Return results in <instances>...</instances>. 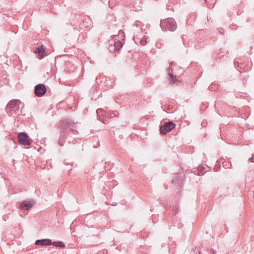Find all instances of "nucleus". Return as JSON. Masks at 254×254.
<instances>
[{
	"instance_id": "obj_1",
	"label": "nucleus",
	"mask_w": 254,
	"mask_h": 254,
	"mask_svg": "<svg viewBox=\"0 0 254 254\" xmlns=\"http://www.w3.org/2000/svg\"><path fill=\"white\" fill-rule=\"evenodd\" d=\"M60 128V135L58 143L63 146L66 141L69 143H73L74 135H76L78 131L76 129V124L71 119L63 118L58 123Z\"/></svg>"
},
{
	"instance_id": "obj_2",
	"label": "nucleus",
	"mask_w": 254,
	"mask_h": 254,
	"mask_svg": "<svg viewBox=\"0 0 254 254\" xmlns=\"http://www.w3.org/2000/svg\"><path fill=\"white\" fill-rule=\"evenodd\" d=\"M124 35V32L120 30L118 35L113 36L112 38L109 41L108 49L110 52H117L118 53L120 51L123 46V43L119 38L120 36H121L120 38H122L123 36L125 37Z\"/></svg>"
},
{
	"instance_id": "obj_3",
	"label": "nucleus",
	"mask_w": 254,
	"mask_h": 254,
	"mask_svg": "<svg viewBox=\"0 0 254 254\" xmlns=\"http://www.w3.org/2000/svg\"><path fill=\"white\" fill-rule=\"evenodd\" d=\"M21 102L19 100L13 99L10 100L5 107V111L9 116H14L19 115L20 105Z\"/></svg>"
},
{
	"instance_id": "obj_4",
	"label": "nucleus",
	"mask_w": 254,
	"mask_h": 254,
	"mask_svg": "<svg viewBox=\"0 0 254 254\" xmlns=\"http://www.w3.org/2000/svg\"><path fill=\"white\" fill-rule=\"evenodd\" d=\"M160 26L163 31L167 30L174 31L177 27L176 22L173 18H168L166 19L161 20L160 21Z\"/></svg>"
},
{
	"instance_id": "obj_5",
	"label": "nucleus",
	"mask_w": 254,
	"mask_h": 254,
	"mask_svg": "<svg viewBox=\"0 0 254 254\" xmlns=\"http://www.w3.org/2000/svg\"><path fill=\"white\" fill-rule=\"evenodd\" d=\"M176 126V125L172 121L166 122L160 125V133L161 134H165L174 129Z\"/></svg>"
},
{
	"instance_id": "obj_6",
	"label": "nucleus",
	"mask_w": 254,
	"mask_h": 254,
	"mask_svg": "<svg viewBox=\"0 0 254 254\" xmlns=\"http://www.w3.org/2000/svg\"><path fill=\"white\" fill-rule=\"evenodd\" d=\"M18 141L19 144L28 146L31 144V139L28 134L25 132H21L17 135Z\"/></svg>"
},
{
	"instance_id": "obj_7",
	"label": "nucleus",
	"mask_w": 254,
	"mask_h": 254,
	"mask_svg": "<svg viewBox=\"0 0 254 254\" xmlns=\"http://www.w3.org/2000/svg\"><path fill=\"white\" fill-rule=\"evenodd\" d=\"M35 204L33 199L24 200L19 203L18 208L22 210H29Z\"/></svg>"
},
{
	"instance_id": "obj_8",
	"label": "nucleus",
	"mask_w": 254,
	"mask_h": 254,
	"mask_svg": "<svg viewBox=\"0 0 254 254\" xmlns=\"http://www.w3.org/2000/svg\"><path fill=\"white\" fill-rule=\"evenodd\" d=\"M98 119L104 124H107L108 121L111 119L110 113L105 111L103 109H98L96 111Z\"/></svg>"
},
{
	"instance_id": "obj_9",
	"label": "nucleus",
	"mask_w": 254,
	"mask_h": 254,
	"mask_svg": "<svg viewBox=\"0 0 254 254\" xmlns=\"http://www.w3.org/2000/svg\"><path fill=\"white\" fill-rule=\"evenodd\" d=\"M47 89L46 85L43 83L37 84L34 87V93L38 97L44 96L47 92Z\"/></svg>"
},
{
	"instance_id": "obj_10",
	"label": "nucleus",
	"mask_w": 254,
	"mask_h": 254,
	"mask_svg": "<svg viewBox=\"0 0 254 254\" xmlns=\"http://www.w3.org/2000/svg\"><path fill=\"white\" fill-rule=\"evenodd\" d=\"M34 53L37 55V57L39 59H43L44 57L47 56V53L45 50V48L43 45H40L36 47L34 50Z\"/></svg>"
},
{
	"instance_id": "obj_11",
	"label": "nucleus",
	"mask_w": 254,
	"mask_h": 254,
	"mask_svg": "<svg viewBox=\"0 0 254 254\" xmlns=\"http://www.w3.org/2000/svg\"><path fill=\"white\" fill-rule=\"evenodd\" d=\"M52 240L50 239H43L37 240L35 244L37 246H47L52 245Z\"/></svg>"
},
{
	"instance_id": "obj_12",
	"label": "nucleus",
	"mask_w": 254,
	"mask_h": 254,
	"mask_svg": "<svg viewBox=\"0 0 254 254\" xmlns=\"http://www.w3.org/2000/svg\"><path fill=\"white\" fill-rule=\"evenodd\" d=\"M52 245H53L55 247H56L61 248L65 247V245L64 244V243L61 241H54V242L52 241Z\"/></svg>"
},
{
	"instance_id": "obj_13",
	"label": "nucleus",
	"mask_w": 254,
	"mask_h": 254,
	"mask_svg": "<svg viewBox=\"0 0 254 254\" xmlns=\"http://www.w3.org/2000/svg\"><path fill=\"white\" fill-rule=\"evenodd\" d=\"M168 75L169 76V80H170V83L171 84H174V83H176L177 84V82H180L178 79H176L174 76V75L172 74H171L170 73H169Z\"/></svg>"
},
{
	"instance_id": "obj_14",
	"label": "nucleus",
	"mask_w": 254,
	"mask_h": 254,
	"mask_svg": "<svg viewBox=\"0 0 254 254\" xmlns=\"http://www.w3.org/2000/svg\"><path fill=\"white\" fill-rule=\"evenodd\" d=\"M223 167L225 168H231L232 167L231 163L229 161H224L222 162Z\"/></svg>"
},
{
	"instance_id": "obj_15",
	"label": "nucleus",
	"mask_w": 254,
	"mask_h": 254,
	"mask_svg": "<svg viewBox=\"0 0 254 254\" xmlns=\"http://www.w3.org/2000/svg\"><path fill=\"white\" fill-rule=\"evenodd\" d=\"M147 40L148 38H146L144 37L140 39V43L142 45L144 46L147 43Z\"/></svg>"
},
{
	"instance_id": "obj_16",
	"label": "nucleus",
	"mask_w": 254,
	"mask_h": 254,
	"mask_svg": "<svg viewBox=\"0 0 254 254\" xmlns=\"http://www.w3.org/2000/svg\"><path fill=\"white\" fill-rule=\"evenodd\" d=\"M110 113V118H114L116 116H117V114H118V112L117 111H114V112Z\"/></svg>"
},
{
	"instance_id": "obj_17",
	"label": "nucleus",
	"mask_w": 254,
	"mask_h": 254,
	"mask_svg": "<svg viewBox=\"0 0 254 254\" xmlns=\"http://www.w3.org/2000/svg\"><path fill=\"white\" fill-rule=\"evenodd\" d=\"M205 169V167H204V166H199V167H198V170L200 171V172H198V175H199V176H200V175H202V174H201V172L203 169Z\"/></svg>"
},
{
	"instance_id": "obj_18",
	"label": "nucleus",
	"mask_w": 254,
	"mask_h": 254,
	"mask_svg": "<svg viewBox=\"0 0 254 254\" xmlns=\"http://www.w3.org/2000/svg\"><path fill=\"white\" fill-rule=\"evenodd\" d=\"M248 161L254 163V154L252 155V156L249 159Z\"/></svg>"
},
{
	"instance_id": "obj_19",
	"label": "nucleus",
	"mask_w": 254,
	"mask_h": 254,
	"mask_svg": "<svg viewBox=\"0 0 254 254\" xmlns=\"http://www.w3.org/2000/svg\"><path fill=\"white\" fill-rule=\"evenodd\" d=\"M108 2H109V5L110 7L113 6V0H109Z\"/></svg>"
},
{
	"instance_id": "obj_20",
	"label": "nucleus",
	"mask_w": 254,
	"mask_h": 254,
	"mask_svg": "<svg viewBox=\"0 0 254 254\" xmlns=\"http://www.w3.org/2000/svg\"><path fill=\"white\" fill-rule=\"evenodd\" d=\"M214 86H215V84H213L210 85L209 87L210 90H212V89H214Z\"/></svg>"
},
{
	"instance_id": "obj_21",
	"label": "nucleus",
	"mask_w": 254,
	"mask_h": 254,
	"mask_svg": "<svg viewBox=\"0 0 254 254\" xmlns=\"http://www.w3.org/2000/svg\"><path fill=\"white\" fill-rule=\"evenodd\" d=\"M210 252L212 254H215V253H216V251H215L214 249H211L210 250Z\"/></svg>"
},
{
	"instance_id": "obj_22",
	"label": "nucleus",
	"mask_w": 254,
	"mask_h": 254,
	"mask_svg": "<svg viewBox=\"0 0 254 254\" xmlns=\"http://www.w3.org/2000/svg\"><path fill=\"white\" fill-rule=\"evenodd\" d=\"M101 1L104 3L105 1H107V0H101Z\"/></svg>"
},
{
	"instance_id": "obj_23",
	"label": "nucleus",
	"mask_w": 254,
	"mask_h": 254,
	"mask_svg": "<svg viewBox=\"0 0 254 254\" xmlns=\"http://www.w3.org/2000/svg\"><path fill=\"white\" fill-rule=\"evenodd\" d=\"M195 48L196 49H198V46H196V45H195Z\"/></svg>"
},
{
	"instance_id": "obj_24",
	"label": "nucleus",
	"mask_w": 254,
	"mask_h": 254,
	"mask_svg": "<svg viewBox=\"0 0 254 254\" xmlns=\"http://www.w3.org/2000/svg\"><path fill=\"white\" fill-rule=\"evenodd\" d=\"M113 206L116 205V204H115V203H113Z\"/></svg>"
},
{
	"instance_id": "obj_25",
	"label": "nucleus",
	"mask_w": 254,
	"mask_h": 254,
	"mask_svg": "<svg viewBox=\"0 0 254 254\" xmlns=\"http://www.w3.org/2000/svg\"><path fill=\"white\" fill-rule=\"evenodd\" d=\"M113 206L116 205V204H115V203H113Z\"/></svg>"
},
{
	"instance_id": "obj_26",
	"label": "nucleus",
	"mask_w": 254,
	"mask_h": 254,
	"mask_svg": "<svg viewBox=\"0 0 254 254\" xmlns=\"http://www.w3.org/2000/svg\"><path fill=\"white\" fill-rule=\"evenodd\" d=\"M174 181H175V180H172V183H173Z\"/></svg>"
}]
</instances>
